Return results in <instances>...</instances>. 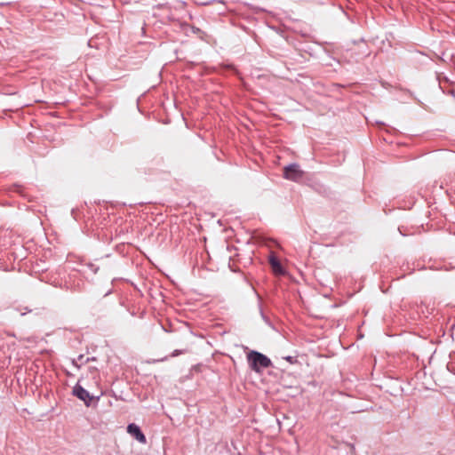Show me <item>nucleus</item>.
<instances>
[{"label": "nucleus", "instance_id": "f257e3e1", "mask_svg": "<svg viewBox=\"0 0 455 455\" xmlns=\"http://www.w3.org/2000/svg\"><path fill=\"white\" fill-rule=\"evenodd\" d=\"M248 361L252 370L259 372L261 368H267L270 365V360L264 355L251 351L247 355Z\"/></svg>", "mask_w": 455, "mask_h": 455}, {"label": "nucleus", "instance_id": "f03ea898", "mask_svg": "<svg viewBox=\"0 0 455 455\" xmlns=\"http://www.w3.org/2000/svg\"><path fill=\"white\" fill-rule=\"evenodd\" d=\"M302 175L303 172L299 169L298 164H291L284 167L283 176L287 180L298 181L301 179Z\"/></svg>", "mask_w": 455, "mask_h": 455}, {"label": "nucleus", "instance_id": "20e7f679", "mask_svg": "<svg viewBox=\"0 0 455 455\" xmlns=\"http://www.w3.org/2000/svg\"><path fill=\"white\" fill-rule=\"evenodd\" d=\"M73 394L77 396L80 400L84 401L86 404H89L92 397L89 393L81 386L76 385L73 389Z\"/></svg>", "mask_w": 455, "mask_h": 455}, {"label": "nucleus", "instance_id": "7ed1b4c3", "mask_svg": "<svg viewBox=\"0 0 455 455\" xmlns=\"http://www.w3.org/2000/svg\"><path fill=\"white\" fill-rule=\"evenodd\" d=\"M127 432L132 435L139 443H146L147 439L144 434L141 432L139 426L134 423L129 424L127 427Z\"/></svg>", "mask_w": 455, "mask_h": 455}, {"label": "nucleus", "instance_id": "39448f33", "mask_svg": "<svg viewBox=\"0 0 455 455\" xmlns=\"http://www.w3.org/2000/svg\"><path fill=\"white\" fill-rule=\"evenodd\" d=\"M269 262H270L273 271L276 275H283L284 273L280 261L275 256L270 257Z\"/></svg>", "mask_w": 455, "mask_h": 455}]
</instances>
